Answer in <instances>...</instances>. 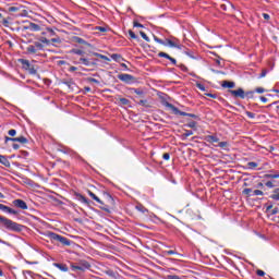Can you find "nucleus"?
I'll return each instance as SVG.
<instances>
[{
    "label": "nucleus",
    "mask_w": 279,
    "mask_h": 279,
    "mask_svg": "<svg viewBox=\"0 0 279 279\" xmlns=\"http://www.w3.org/2000/svg\"><path fill=\"white\" fill-rule=\"evenodd\" d=\"M256 274H257V276H259V277L265 276V271H264V270H260V269H258V270L256 271Z\"/></svg>",
    "instance_id": "774afa93"
},
{
    "label": "nucleus",
    "mask_w": 279,
    "mask_h": 279,
    "mask_svg": "<svg viewBox=\"0 0 279 279\" xmlns=\"http://www.w3.org/2000/svg\"><path fill=\"white\" fill-rule=\"evenodd\" d=\"M196 86L199 90H203V92L206 90V86H204V84L202 83H197Z\"/></svg>",
    "instance_id": "13d9d810"
},
{
    "label": "nucleus",
    "mask_w": 279,
    "mask_h": 279,
    "mask_svg": "<svg viewBox=\"0 0 279 279\" xmlns=\"http://www.w3.org/2000/svg\"><path fill=\"white\" fill-rule=\"evenodd\" d=\"M221 86H222V88H234L235 84H234V82L223 81Z\"/></svg>",
    "instance_id": "cd10ccee"
},
{
    "label": "nucleus",
    "mask_w": 279,
    "mask_h": 279,
    "mask_svg": "<svg viewBox=\"0 0 279 279\" xmlns=\"http://www.w3.org/2000/svg\"><path fill=\"white\" fill-rule=\"evenodd\" d=\"M137 104L138 106H143L144 108H149V101H147V99H142Z\"/></svg>",
    "instance_id": "58836bf2"
},
{
    "label": "nucleus",
    "mask_w": 279,
    "mask_h": 279,
    "mask_svg": "<svg viewBox=\"0 0 279 279\" xmlns=\"http://www.w3.org/2000/svg\"><path fill=\"white\" fill-rule=\"evenodd\" d=\"M256 92H254V90L244 92L245 99H254V94Z\"/></svg>",
    "instance_id": "72a5a7b5"
},
{
    "label": "nucleus",
    "mask_w": 279,
    "mask_h": 279,
    "mask_svg": "<svg viewBox=\"0 0 279 279\" xmlns=\"http://www.w3.org/2000/svg\"><path fill=\"white\" fill-rule=\"evenodd\" d=\"M155 43H158V45H163V47H172L174 49H182V45H179L180 40L175 37H171V39L166 38V40H162L158 38V36L154 35Z\"/></svg>",
    "instance_id": "7ed1b4c3"
},
{
    "label": "nucleus",
    "mask_w": 279,
    "mask_h": 279,
    "mask_svg": "<svg viewBox=\"0 0 279 279\" xmlns=\"http://www.w3.org/2000/svg\"><path fill=\"white\" fill-rule=\"evenodd\" d=\"M165 106H166V108H171L173 114H180V117H191V119H195L196 121H202V118H199V116H197L195 113H187L184 111H180L178 109V107L173 106L170 102H166Z\"/></svg>",
    "instance_id": "20e7f679"
},
{
    "label": "nucleus",
    "mask_w": 279,
    "mask_h": 279,
    "mask_svg": "<svg viewBox=\"0 0 279 279\" xmlns=\"http://www.w3.org/2000/svg\"><path fill=\"white\" fill-rule=\"evenodd\" d=\"M27 71L31 75H37L38 74V70H36V68L33 64H31V66L28 68Z\"/></svg>",
    "instance_id": "e433bc0d"
},
{
    "label": "nucleus",
    "mask_w": 279,
    "mask_h": 279,
    "mask_svg": "<svg viewBox=\"0 0 279 279\" xmlns=\"http://www.w3.org/2000/svg\"><path fill=\"white\" fill-rule=\"evenodd\" d=\"M48 238L52 243H60L63 247H71L73 244V241L69 240V238H64L56 232H49Z\"/></svg>",
    "instance_id": "f03ea898"
},
{
    "label": "nucleus",
    "mask_w": 279,
    "mask_h": 279,
    "mask_svg": "<svg viewBox=\"0 0 279 279\" xmlns=\"http://www.w3.org/2000/svg\"><path fill=\"white\" fill-rule=\"evenodd\" d=\"M71 269H72V271H80V268H78V266H77V263L76 264H71Z\"/></svg>",
    "instance_id": "5fc2aeb1"
},
{
    "label": "nucleus",
    "mask_w": 279,
    "mask_h": 279,
    "mask_svg": "<svg viewBox=\"0 0 279 279\" xmlns=\"http://www.w3.org/2000/svg\"><path fill=\"white\" fill-rule=\"evenodd\" d=\"M53 267H57V269H60V271H69V266H66V264L54 263Z\"/></svg>",
    "instance_id": "412c9836"
},
{
    "label": "nucleus",
    "mask_w": 279,
    "mask_h": 279,
    "mask_svg": "<svg viewBox=\"0 0 279 279\" xmlns=\"http://www.w3.org/2000/svg\"><path fill=\"white\" fill-rule=\"evenodd\" d=\"M78 267V271H86V269H90V263L82 259L78 263H76Z\"/></svg>",
    "instance_id": "dca6fc26"
},
{
    "label": "nucleus",
    "mask_w": 279,
    "mask_h": 279,
    "mask_svg": "<svg viewBox=\"0 0 279 279\" xmlns=\"http://www.w3.org/2000/svg\"><path fill=\"white\" fill-rule=\"evenodd\" d=\"M252 193H253V191H252V189H250V187H246V189H244V190L242 191V194H243V195H246L247 197H252Z\"/></svg>",
    "instance_id": "ea45409f"
},
{
    "label": "nucleus",
    "mask_w": 279,
    "mask_h": 279,
    "mask_svg": "<svg viewBox=\"0 0 279 279\" xmlns=\"http://www.w3.org/2000/svg\"><path fill=\"white\" fill-rule=\"evenodd\" d=\"M218 147H221V149H225V147H228V142H219Z\"/></svg>",
    "instance_id": "6e6d98bb"
},
{
    "label": "nucleus",
    "mask_w": 279,
    "mask_h": 279,
    "mask_svg": "<svg viewBox=\"0 0 279 279\" xmlns=\"http://www.w3.org/2000/svg\"><path fill=\"white\" fill-rule=\"evenodd\" d=\"M86 81L93 84H99V81L97 78L87 77Z\"/></svg>",
    "instance_id": "8fccbe9b"
},
{
    "label": "nucleus",
    "mask_w": 279,
    "mask_h": 279,
    "mask_svg": "<svg viewBox=\"0 0 279 279\" xmlns=\"http://www.w3.org/2000/svg\"><path fill=\"white\" fill-rule=\"evenodd\" d=\"M70 53H74L75 56H84V51L80 49H72Z\"/></svg>",
    "instance_id": "a19ab883"
},
{
    "label": "nucleus",
    "mask_w": 279,
    "mask_h": 279,
    "mask_svg": "<svg viewBox=\"0 0 279 279\" xmlns=\"http://www.w3.org/2000/svg\"><path fill=\"white\" fill-rule=\"evenodd\" d=\"M72 41L77 43V45H86L87 47H90V44H88V41H86L82 37L74 36L72 37Z\"/></svg>",
    "instance_id": "6ab92c4d"
},
{
    "label": "nucleus",
    "mask_w": 279,
    "mask_h": 279,
    "mask_svg": "<svg viewBox=\"0 0 279 279\" xmlns=\"http://www.w3.org/2000/svg\"><path fill=\"white\" fill-rule=\"evenodd\" d=\"M73 197L76 199V202H81V204H85V206H90V199L86 198V196L80 194L78 192H74Z\"/></svg>",
    "instance_id": "9d476101"
},
{
    "label": "nucleus",
    "mask_w": 279,
    "mask_h": 279,
    "mask_svg": "<svg viewBox=\"0 0 279 279\" xmlns=\"http://www.w3.org/2000/svg\"><path fill=\"white\" fill-rule=\"evenodd\" d=\"M185 56H189V58H192L193 60H195V56H193V52L191 51H185Z\"/></svg>",
    "instance_id": "338daca9"
},
{
    "label": "nucleus",
    "mask_w": 279,
    "mask_h": 279,
    "mask_svg": "<svg viewBox=\"0 0 279 279\" xmlns=\"http://www.w3.org/2000/svg\"><path fill=\"white\" fill-rule=\"evenodd\" d=\"M46 34H48V36H56L53 28H46Z\"/></svg>",
    "instance_id": "09e8293b"
},
{
    "label": "nucleus",
    "mask_w": 279,
    "mask_h": 279,
    "mask_svg": "<svg viewBox=\"0 0 279 279\" xmlns=\"http://www.w3.org/2000/svg\"><path fill=\"white\" fill-rule=\"evenodd\" d=\"M165 254H166L167 256H173V254H177V252L173 251V250H170V251H166Z\"/></svg>",
    "instance_id": "052dcab7"
},
{
    "label": "nucleus",
    "mask_w": 279,
    "mask_h": 279,
    "mask_svg": "<svg viewBox=\"0 0 279 279\" xmlns=\"http://www.w3.org/2000/svg\"><path fill=\"white\" fill-rule=\"evenodd\" d=\"M129 36L130 38H132L133 40H138V36L136 35V33H134V31H129Z\"/></svg>",
    "instance_id": "79ce46f5"
},
{
    "label": "nucleus",
    "mask_w": 279,
    "mask_h": 279,
    "mask_svg": "<svg viewBox=\"0 0 279 279\" xmlns=\"http://www.w3.org/2000/svg\"><path fill=\"white\" fill-rule=\"evenodd\" d=\"M267 73H269V71H267V69L262 70V73L259 74V80L263 77H266Z\"/></svg>",
    "instance_id": "3c124183"
},
{
    "label": "nucleus",
    "mask_w": 279,
    "mask_h": 279,
    "mask_svg": "<svg viewBox=\"0 0 279 279\" xmlns=\"http://www.w3.org/2000/svg\"><path fill=\"white\" fill-rule=\"evenodd\" d=\"M246 117H248V119H256V113L252 112V111H245Z\"/></svg>",
    "instance_id": "de8ad7c7"
},
{
    "label": "nucleus",
    "mask_w": 279,
    "mask_h": 279,
    "mask_svg": "<svg viewBox=\"0 0 279 279\" xmlns=\"http://www.w3.org/2000/svg\"><path fill=\"white\" fill-rule=\"evenodd\" d=\"M131 93H135V95H138L142 99L145 97V90L141 88H131Z\"/></svg>",
    "instance_id": "4be33fe9"
},
{
    "label": "nucleus",
    "mask_w": 279,
    "mask_h": 279,
    "mask_svg": "<svg viewBox=\"0 0 279 279\" xmlns=\"http://www.w3.org/2000/svg\"><path fill=\"white\" fill-rule=\"evenodd\" d=\"M187 136H193V131L192 130H185V133L181 135L182 141H186Z\"/></svg>",
    "instance_id": "2f4dec72"
},
{
    "label": "nucleus",
    "mask_w": 279,
    "mask_h": 279,
    "mask_svg": "<svg viewBox=\"0 0 279 279\" xmlns=\"http://www.w3.org/2000/svg\"><path fill=\"white\" fill-rule=\"evenodd\" d=\"M38 51H45V44L40 43V40L34 41L33 45L26 47V53L29 56H34Z\"/></svg>",
    "instance_id": "39448f33"
},
{
    "label": "nucleus",
    "mask_w": 279,
    "mask_h": 279,
    "mask_svg": "<svg viewBox=\"0 0 279 279\" xmlns=\"http://www.w3.org/2000/svg\"><path fill=\"white\" fill-rule=\"evenodd\" d=\"M19 62H21L22 66L26 69V71L32 66V63H29V60L27 59H20Z\"/></svg>",
    "instance_id": "393cba45"
},
{
    "label": "nucleus",
    "mask_w": 279,
    "mask_h": 279,
    "mask_svg": "<svg viewBox=\"0 0 279 279\" xmlns=\"http://www.w3.org/2000/svg\"><path fill=\"white\" fill-rule=\"evenodd\" d=\"M111 59H113L114 62H125V59L119 53L111 54Z\"/></svg>",
    "instance_id": "b1692460"
},
{
    "label": "nucleus",
    "mask_w": 279,
    "mask_h": 279,
    "mask_svg": "<svg viewBox=\"0 0 279 279\" xmlns=\"http://www.w3.org/2000/svg\"><path fill=\"white\" fill-rule=\"evenodd\" d=\"M0 23H1L4 27H10V17H2V20L0 21Z\"/></svg>",
    "instance_id": "4c0bfd02"
},
{
    "label": "nucleus",
    "mask_w": 279,
    "mask_h": 279,
    "mask_svg": "<svg viewBox=\"0 0 279 279\" xmlns=\"http://www.w3.org/2000/svg\"><path fill=\"white\" fill-rule=\"evenodd\" d=\"M253 195H264V193L260 190H255L253 191Z\"/></svg>",
    "instance_id": "0e129e2a"
},
{
    "label": "nucleus",
    "mask_w": 279,
    "mask_h": 279,
    "mask_svg": "<svg viewBox=\"0 0 279 279\" xmlns=\"http://www.w3.org/2000/svg\"><path fill=\"white\" fill-rule=\"evenodd\" d=\"M87 194L89 195V197H92V199H94V202H97V204H100V209L101 210H105V213H108V214L112 213L110 210V208L107 205H105L104 201H101V198L96 196V194L93 193L90 190H87Z\"/></svg>",
    "instance_id": "423d86ee"
},
{
    "label": "nucleus",
    "mask_w": 279,
    "mask_h": 279,
    "mask_svg": "<svg viewBox=\"0 0 279 279\" xmlns=\"http://www.w3.org/2000/svg\"><path fill=\"white\" fill-rule=\"evenodd\" d=\"M180 69H181V71H183V73H187L189 72V68H186V65H184V64H180V65H178Z\"/></svg>",
    "instance_id": "864d4df0"
},
{
    "label": "nucleus",
    "mask_w": 279,
    "mask_h": 279,
    "mask_svg": "<svg viewBox=\"0 0 279 279\" xmlns=\"http://www.w3.org/2000/svg\"><path fill=\"white\" fill-rule=\"evenodd\" d=\"M92 56H95L96 58H100V60H106L107 62H110V58L99 52H92Z\"/></svg>",
    "instance_id": "c756f323"
},
{
    "label": "nucleus",
    "mask_w": 279,
    "mask_h": 279,
    "mask_svg": "<svg viewBox=\"0 0 279 279\" xmlns=\"http://www.w3.org/2000/svg\"><path fill=\"white\" fill-rule=\"evenodd\" d=\"M98 32H108V28L107 27H104V26H98L97 27Z\"/></svg>",
    "instance_id": "69168bd1"
},
{
    "label": "nucleus",
    "mask_w": 279,
    "mask_h": 279,
    "mask_svg": "<svg viewBox=\"0 0 279 279\" xmlns=\"http://www.w3.org/2000/svg\"><path fill=\"white\" fill-rule=\"evenodd\" d=\"M158 58H166V60L171 61V64H173V66H178V60H175V58H172L171 56H169V53H167V52L160 51L158 53Z\"/></svg>",
    "instance_id": "2eb2a0df"
},
{
    "label": "nucleus",
    "mask_w": 279,
    "mask_h": 279,
    "mask_svg": "<svg viewBox=\"0 0 279 279\" xmlns=\"http://www.w3.org/2000/svg\"><path fill=\"white\" fill-rule=\"evenodd\" d=\"M118 101H119V105L120 106H129V108L131 107V101H130V99H128V98H121V97H119L118 98Z\"/></svg>",
    "instance_id": "5701e85b"
},
{
    "label": "nucleus",
    "mask_w": 279,
    "mask_h": 279,
    "mask_svg": "<svg viewBox=\"0 0 279 279\" xmlns=\"http://www.w3.org/2000/svg\"><path fill=\"white\" fill-rule=\"evenodd\" d=\"M265 178H267L268 180H276L279 178V172L265 174Z\"/></svg>",
    "instance_id": "473e14b6"
},
{
    "label": "nucleus",
    "mask_w": 279,
    "mask_h": 279,
    "mask_svg": "<svg viewBox=\"0 0 279 279\" xmlns=\"http://www.w3.org/2000/svg\"><path fill=\"white\" fill-rule=\"evenodd\" d=\"M62 84H64L65 86H69L71 88V86H73V84H75V83L73 82V80H70V81L63 80Z\"/></svg>",
    "instance_id": "c03bdc74"
},
{
    "label": "nucleus",
    "mask_w": 279,
    "mask_h": 279,
    "mask_svg": "<svg viewBox=\"0 0 279 279\" xmlns=\"http://www.w3.org/2000/svg\"><path fill=\"white\" fill-rule=\"evenodd\" d=\"M118 80L124 82V84H134V82H136V77L131 74H119Z\"/></svg>",
    "instance_id": "1a4fd4ad"
},
{
    "label": "nucleus",
    "mask_w": 279,
    "mask_h": 279,
    "mask_svg": "<svg viewBox=\"0 0 279 279\" xmlns=\"http://www.w3.org/2000/svg\"><path fill=\"white\" fill-rule=\"evenodd\" d=\"M0 210H2V213H8L9 215H19V211L3 204H0Z\"/></svg>",
    "instance_id": "f3484780"
},
{
    "label": "nucleus",
    "mask_w": 279,
    "mask_h": 279,
    "mask_svg": "<svg viewBox=\"0 0 279 279\" xmlns=\"http://www.w3.org/2000/svg\"><path fill=\"white\" fill-rule=\"evenodd\" d=\"M22 10H23L22 5L8 8V12H10L11 14H15V16H23V13H21Z\"/></svg>",
    "instance_id": "f8f14e48"
},
{
    "label": "nucleus",
    "mask_w": 279,
    "mask_h": 279,
    "mask_svg": "<svg viewBox=\"0 0 279 279\" xmlns=\"http://www.w3.org/2000/svg\"><path fill=\"white\" fill-rule=\"evenodd\" d=\"M265 186H267L268 189H274V186H276V185H274V182L267 181V182L265 183Z\"/></svg>",
    "instance_id": "bf43d9fd"
},
{
    "label": "nucleus",
    "mask_w": 279,
    "mask_h": 279,
    "mask_svg": "<svg viewBox=\"0 0 279 279\" xmlns=\"http://www.w3.org/2000/svg\"><path fill=\"white\" fill-rule=\"evenodd\" d=\"M9 143H21L22 145H27L29 143V140L25 136H20V137H4V145H8Z\"/></svg>",
    "instance_id": "0eeeda50"
},
{
    "label": "nucleus",
    "mask_w": 279,
    "mask_h": 279,
    "mask_svg": "<svg viewBox=\"0 0 279 279\" xmlns=\"http://www.w3.org/2000/svg\"><path fill=\"white\" fill-rule=\"evenodd\" d=\"M9 136H16V130L11 129L8 131Z\"/></svg>",
    "instance_id": "4d7b16f0"
},
{
    "label": "nucleus",
    "mask_w": 279,
    "mask_h": 279,
    "mask_svg": "<svg viewBox=\"0 0 279 279\" xmlns=\"http://www.w3.org/2000/svg\"><path fill=\"white\" fill-rule=\"evenodd\" d=\"M206 143H219V137L217 135H206Z\"/></svg>",
    "instance_id": "aec40b11"
},
{
    "label": "nucleus",
    "mask_w": 279,
    "mask_h": 279,
    "mask_svg": "<svg viewBox=\"0 0 279 279\" xmlns=\"http://www.w3.org/2000/svg\"><path fill=\"white\" fill-rule=\"evenodd\" d=\"M136 210H138L140 213H143L145 215V213H149V209H147L143 204H137L136 205Z\"/></svg>",
    "instance_id": "7c9ffc66"
},
{
    "label": "nucleus",
    "mask_w": 279,
    "mask_h": 279,
    "mask_svg": "<svg viewBox=\"0 0 279 279\" xmlns=\"http://www.w3.org/2000/svg\"><path fill=\"white\" fill-rule=\"evenodd\" d=\"M228 93H230V95L235 99H245V90L241 87L238 89H229Z\"/></svg>",
    "instance_id": "6e6552de"
},
{
    "label": "nucleus",
    "mask_w": 279,
    "mask_h": 279,
    "mask_svg": "<svg viewBox=\"0 0 279 279\" xmlns=\"http://www.w3.org/2000/svg\"><path fill=\"white\" fill-rule=\"evenodd\" d=\"M78 64H84V66H97V62H90V59L80 58Z\"/></svg>",
    "instance_id": "a211bd4d"
},
{
    "label": "nucleus",
    "mask_w": 279,
    "mask_h": 279,
    "mask_svg": "<svg viewBox=\"0 0 279 279\" xmlns=\"http://www.w3.org/2000/svg\"><path fill=\"white\" fill-rule=\"evenodd\" d=\"M185 128H191V130H197V122L191 121L187 124H185Z\"/></svg>",
    "instance_id": "c9c22d12"
},
{
    "label": "nucleus",
    "mask_w": 279,
    "mask_h": 279,
    "mask_svg": "<svg viewBox=\"0 0 279 279\" xmlns=\"http://www.w3.org/2000/svg\"><path fill=\"white\" fill-rule=\"evenodd\" d=\"M50 43H57L58 45H60V43H62V39H60V37H54L50 39Z\"/></svg>",
    "instance_id": "603ef678"
},
{
    "label": "nucleus",
    "mask_w": 279,
    "mask_h": 279,
    "mask_svg": "<svg viewBox=\"0 0 279 279\" xmlns=\"http://www.w3.org/2000/svg\"><path fill=\"white\" fill-rule=\"evenodd\" d=\"M162 158H163V160H170L171 155H170L169 153H165V154L162 155Z\"/></svg>",
    "instance_id": "680f3d73"
},
{
    "label": "nucleus",
    "mask_w": 279,
    "mask_h": 279,
    "mask_svg": "<svg viewBox=\"0 0 279 279\" xmlns=\"http://www.w3.org/2000/svg\"><path fill=\"white\" fill-rule=\"evenodd\" d=\"M23 29H28L29 32H40L41 27L40 25L29 22L27 25L23 27Z\"/></svg>",
    "instance_id": "ddd939ff"
},
{
    "label": "nucleus",
    "mask_w": 279,
    "mask_h": 279,
    "mask_svg": "<svg viewBox=\"0 0 279 279\" xmlns=\"http://www.w3.org/2000/svg\"><path fill=\"white\" fill-rule=\"evenodd\" d=\"M140 35L142 36V38L144 39V40H146V43H149V36H147V34H145V32H143V31H141L140 32Z\"/></svg>",
    "instance_id": "49530a36"
},
{
    "label": "nucleus",
    "mask_w": 279,
    "mask_h": 279,
    "mask_svg": "<svg viewBox=\"0 0 279 279\" xmlns=\"http://www.w3.org/2000/svg\"><path fill=\"white\" fill-rule=\"evenodd\" d=\"M25 226L5 217L0 216V230H5L7 232H23Z\"/></svg>",
    "instance_id": "f257e3e1"
},
{
    "label": "nucleus",
    "mask_w": 279,
    "mask_h": 279,
    "mask_svg": "<svg viewBox=\"0 0 279 279\" xmlns=\"http://www.w3.org/2000/svg\"><path fill=\"white\" fill-rule=\"evenodd\" d=\"M13 205L16 207V208H21V210H27V203H25V201L21 199V198H17V199H14L13 201Z\"/></svg>",
    "instance_id": "4468645a"
},
{
    "label": "nucleus",
    "mask_w": 279,
    "mask_h": 279,
    "mask_svg": "<svg viewBox=\"0 0 279 279\" xmlns=\"http://www.w3.org/2000/svg\"><path fill=\"white\" fill-rule=\"evenodd\" d=\"M0 165H3L4 167H10V160H8V157L0 155Z\"/></svg>",
    "instance_id": "bb28decb"
},
{
    "label": "nucleus",
    "mask_w": 279,
    "mask_h": 279,
    "mask_svg": "<svg viewBox=\"0 0 279 279\" xmlns=\"http://www.w3.org/2000/svg\"><path fill=\"white\" fill-rule=\"evenodd\" d=\"M92 56H95L96 58H100V60H106L107 62H110V58L99 52H92Z\"/></svg>",
    "instance_id": "c85d7f7f"
},
{
    "label": "nucleus",
    "mask_w": 279,
    "mask_h": 279,
    "mask_svg": "<svg viewBox=\"0 0 279 279\" xmlns=\"http://www.w3.org/2000/svg\"><path fill=\"white\" fill-rule=\"evenodd\" d=\"M247 167H248V169H256V167H258V163L255 162V161H250V162L247 163Z\"/></svg>",
    "instance_id": "a18cd8bd"
},
{
    "label": "nucleus",
    "mask_w": 279,
    "mask_h": 279,
    "mask_svg": "<svg viewBox=\"0 0 279 279\" xmlns=\"http://www.w3.org/2000/svg\"><path fill=\"white\" fill-rule=\"evenodd\" d=\"M133 27H145L143 24L138 23L137 21L133 22Z\"/></svg>",
    "instance_id": "e2e57ef3"
},
{
    "label": "nucleus",
    "mask_w": 279,
    "mask_h": 279,
    "mask_svg": "<svg viewBox=\"0 0 279 279\" xmlns=\"http://www.w3.org/2000/svg\"><path fill=\"white\" fill-rule=\"evenodd\" d=\"M254 93H258L259 95H263V93H267V89L264 87H257L254 89Z\"/></svg>",
    "instance_id": "37998d69"
},
{
    "label": "nucleus",
    "mask_w": 279,
    "mask_h": 279,
    "mask_svg": "<svg viewBox=\"0 0 279 279\" xmlns=\"http://www.w3.org/2000/svg\"><path fill=\"white\" fill-rule=\"evenodd\" d=\"M270 199H275V202H279V187L272 191V194L270 195Z\"/></svg>",
    "instance_id": "a878e982"
},
{
    "label": "nucleus",
    "mask_w": 279,
    "mask_h": 279,
    "mask_svg": "<svg viewBox=\"0 0 279 279\" xmlns=\"http://www.w3.org/2000/svg\"><path fill=\"white\" fill-rule=\"evenodd\" d=\"M38 40L41 43V45H51V40L47 39V37H39Z\"/></svg>",
    "instance_id": "f704fd0d"
},
{
    "label": "nucleus",
    "mask_w": 279,
    "mask_h": 279,
    "mask_svg": "<svg viewBox=\"0 0 279 279\" xmlns=\"http://www.w3.org/2000/svg\"><path fill=\"white\" fill-rule=\"evenodd\" d=\"M102 197L105 199V202H107L108 205H106L109 210H110V206H114V198L112 197V195L108 192H104L102 193Z\"/></svg>",
    "instance_id": "9b49d317"
}]
</instances>
